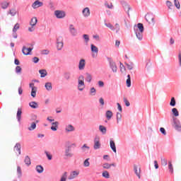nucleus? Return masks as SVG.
<instances>
[{
    "label": "nucleus",
    "mask_w": 181,
    "mask_h": 181,
    "mask_svg": "<svg viewBox=\"0 0 181 181\" xmlns=\"http://www.w3.org/2000/svg\"><path fill=\"white\" fill-rule=\"evenodd\" d=\"M54 15L57 19H63L66 18V12L61 10H56Z\"/></svg>",
    "instance_id": "obj_5"
},
{
    "label": "nucleus",
    "mask_w": 181,
    "mask_h": 181,
    "mask_svg": "<svg viewBox=\"0 0 181 181\" xmlns=\"http://www.w3.org/2000/svg\"><path fill=\"white\" fill-rule=\"evenodd\" d=\"M93 142H94L93 149L97 150V149H100V148H101V143H100V137L99 136H95Z\"/></svg>",
    "instance_id": "obj_8"
},
{
    "label": "nucleus",
    "mask_w": 181,
    "mask_h": 181,
    "mask_svg": "<svg viewBox=\"0 0 181 181\" xmlns=\"http://www.w3.org/2000/svg\"><path fill=\"white\" fill-rule=\"evenodd\" d=\"M17 13L18 12L16 11V8H11L8 11L7 15H11V16H15Z\"/></svg>",
    "instance_id": "obj_30"
},
{
    "label": "nucleus",
    "mask_w": 181,
    "mask_h": 181,
    "mask_svg": "<svg viewBox=\"0 0 181 181\" xmlns=\"http://www.w3.org/2000/svg\"><path fill=\"white\" fill-rule=\"evenodd\" d=\"M78 70H84V69H86V59H80L79 62H78Z\"/></svg>",
    "instance_id": "obj_17"
},
{
    "label": "nucleus",
    "mask_w": 181,
    "mask_h": 181,
    "mask_svg": "<svg viewBox=\"0 0 181 181\" xmlns=\"http://www.w3.org/2000/svg\"><path fill=\"white\" fill-rule=\"evenodd\" d=\"M123 101H124L126 107H129V105H131V103H129V101H128V99H127V98H124Z\"/></svg>",
    "instance_id": "obj_58"
},
{
    "label": "nucleus",
    "mask_w": 181,
    "mask_h": 181,
    "mask_svg": "<svg viewBox=\"0 0 181 181\" xmlns=\"http://www.w3.org/2000/svg\"><path fill=\"white\" fill-rule=\"evenodd\" d=\"M64 78L66 80V81H69L71 78V72L70 71H66L64 73Z\"/></svg>",
    "instance_id": "obj_24"
},
{
    "label": "nucleus",
    "mask_w": 181,
    "mask_h": 181,
    "mask_svg": "<svg viewBox=\"0 0 181 181\" xmlns=\"http://www.w3.org/2000/svg\"><path fill=\"white\" fill-rule=\"evenodd\" d=\"M110 148L113 151V152H115V153H117V147L115 146V142H114V141H112V140H110Z\"/></svg>",
    "instance_id": "obj_27"
},
{
    "label": "nucleus",
    "mask_w": 181,
    "mask_h": 181,
    "mask_svg": "<svg viewBox=\"0 0 181 181\" xmlns=\"http://www.w3.org/2000/svg\"><path fill=\"white\" fill-rule=\"evenodd\" d=\"M45 87L47 91H52V90H53V86H52L51 82L45 83Z\"/></svg>",
    "instance_id": "obj_25"
},
{
    "label": "nucleus",
    "mask_w": 181,
    "mask_h": 181,
    "mask_svg": "<svg viewBox=\"0 0 181 181\" xmlns=\"http://www.w3.org/2000/svg\"><path fill=\"white\" fill-rule=\"evenodd\" d=\"M146 21L152 25H155V17L152 14H147L146 15Z\"/></svg>",
    "instance_id": "obj_11"
},
{
    "label": "nucleus",
    "mask_w": 181,
    "mask_h": 181,
    "mask_svg": "<svg viewBox=\"0 0 181 181\" xmlns=\"http://www.w3.org/2000/svg\"><path fill=\"white\" fill-rule=\"evenodd\" d=\"M172 112L175 117H179V111H177V109L176 108H173L172 109Z\"/></svg>",
    "instance_id": "obj_45"
},
{
    "label": "nucleus",
    "mask_w": 181,
    "mask_h": 181,
    "mask_svg": "<svg viewBox=\"0 0 181 181\" xmlns=\"http://www.w3.org/2000/svg\"><path fill=\"white\" fill-rule=\"evenodd\" d=\"M127 87H131V75H127V79L126 81Z\"/></svg>",
    "instance_id": "obj_42"
},
{
    "label": "nucleus",
    "mask_w": 181,
    "mask_h": 181,
    "mask_svg": "<svg viewBox=\"0 0 181 181\" xmlns=\"http://www.w3.org/2000/svg\"><path fill=\"white\" fill-rule=\"evenodd\" d=\"M174 121V127L177 131H181V124L180 122L177 121L176 119H173Z\"/></svg>",
    "instance_id": "obj_19"
},
{
    "label": "nucleus",
    "mask_w": 181,
    "mask_h": 181,
    "mask_svg": "<svg viewBox=\"0 0 181 181\" xmlns=\"http://www.w3.org/2000/svg\"><path fill=\"white\" fill-rule=\"evenodd\" d=\"M51 129L52 131L56 132L57 131V129L59 128V122H53L52 123Z\"/></svg>",
    "instance_id": "obj_23"
},
{
    "label": "nucleus",
    "mask_w": 181,
    "mask_h": 181,
    "mask_svg": "<svg viewBox=\"0 0 181 181\" xmlns=\"http://www.w3.org/2000/svg\"><path fill=\"white\" fill-rule=\"evenodd\" d=\"M82 15L83 18H88L90 15H91V12L90 11V8L86 7L82 11Z\"/></svg>",
    "instance_id": "obj_15"
},
{
    "label": "nucleus",
    "mask_w": 181,
    "mask_h": 181,
    "mask_svg": "<svg viewBox=\"0 0 181 181\" xmlns=\"http://www.w3.org/2000/svg\"><path fill=\"white\" fill-rule=\"evenodd\" d=\"M105 26H106L107 28H109V29L110 30H115V27H114V25H112L111 23H105Z\"/></svg>",
    "instance_id": "obj_40"
},
{
    "label": "nucleus",
    "mask_w": 181,
    "mask_h": 181,
    "mask_svg": "<svg viewBox=\"0 0 181 181\" xmlns=\"http://www.w3.org/2000/svg\"><path fill=\"white\" fill-rule=\"evenodd\" d=\"M90 95H95V94H97V90H95V88L93 87L90 88Z\"/></svg>",
    "instance_id": "obj_46"
},
{
    "label": "nucleus",
    "mask_w": 181,
    "mask_h": 181,
    "mask_svg": "<svg viewBox=\"0 0 181 181\" xmlns=\"http://www.w3.org/2000/svg\"><path fill=\"white\" fill-rule=\"evenodd\" d=\"M34 129H36V123L35 122L31 123L30 127H28V131H34Z\"/></svg>",
    "instance_id": "obj_41"
},
{
    "label": "nucleus",
    "mask_w": 181,
    "mask_h": 181,
    "mask_svg": "<svg viewBox=\"0 0 181 181\" xmlns=\"http://www.w3.org/2000/svg\"><path fill=\"white\" fill-rule=\"evenodd\" d=\"M170 105L171 107H175V105H176V100L175 99V98H172L170 103Z\"/></svg>",
    "instance_id": "obj_51"
},
{
    "label": "nucleus",
    "mask_w": 181,
    "mask_h": 181,
    "mask_svg": "<svg viewBox=\"0 0 181 181\" xmlns=\"http://www.w3.org/2000/svg\"><path fill=\"white\" fill-rule=\"evenodd\" d=\"M69 30L70 35L74 37L77 36V35L78 34V33L77 32V29H76V27H74V25L73 24L69 25Z\"/></svg>",
    "instance_id": "obj_7"
},
{
    "label": "nucleus",
    "mask_w": 181,
    "mask_h": 181,
    "mask_svg": "<svg viewBox=\"0 0 181 181\" xmlns=\"http://www.w3.org/2000/svg\"><path fill=\"white\" fill-rule=\"evenodd\" d=\"M64 158L65 159H69V158H73L74 153H71V147L69 146L64 151Z\"/></svg>",
    "instance_id": "obj_4"
},
{
    "label": "nucleus",
    "mask_w": 181,
    "mask_h": 181,
    "mask_svg": "<svg viewBox=\"0 0 181 181\" xmlns=\"http://www.w3.org/2000/svg\"><path fill=\"white\" fill-rule=\"evenodd\" d=\"M76 131V128L72 124H66L65 126V132L70 133L74 132Z\"/></svg>",
    "instance_id": "obj_16"
},
{
    "label": "nucleus",
    "mask_w": 181,
    "mask_h": 181,
    "mask_svg": "<svg viewBox=\"0 0 181 181\" xmlns=\"http://www.w3.org/2000/svg\"><path fill=\"white\" fill-rule=\"evenodd\" d=\"M116 119H117V124H119V122L122 119V115L121 112H117L116 113Z\"/></svg>",
    "instance_id": "obj_29"
},
{
    "label": "nucleus",
    "mask_w": 181,
    "mask_h": 181,
    "mask_svg": "<svg viewBox=\"0 0 181 181\" xmlns=\"http://www.w3.org/2000/svg\"><path fill=\"white\" fill-rule=\"evenodd\" d=\"M161 165L166 166L168 165V160H166V158H161Z\"/></svg>",
    "instance_id": "obj_56"
},
{
    "label": "nucleus",
    "mask_w": 181,
    "mask_h": 181,
    "mask_svg": "<svg viewBox=\"0 0 181 181\" xmlns=\"http://www.w3.org/2000/svg\"><path fill=\"white\" fill-rule=\"evenodd\" d=\"M37 91V88H33L31 90V95L35 98L36 97V92Z\"/></svg>",
    "instance_id": "obj_44"
},
{
    "label": "nucleus",
    "mask_w": 181,
    "mask_h": 181,
    "mask_svg": "<svg viewBox=\"0 0 181 181\" xmlns=\"http://www.w3.org/2000/svg\"><path fill=\"white\" fill-rule=\"evenodd\" d=\"M45 155H46V156H47V159L49 160H52V159L53 158V156L50 154V153H49L48 151H45Z\"/></svg>",
    "instance_id": "obj_48"
},
{
    "label": "nucleus",
    "mask_w": 181,
    "mask_h": 181,
    "mask_svg": "<svg viewBox=\"0 0 181 181\" xmlns=\"http://www.w3.org/2000/svg\"><path fill=\"white\" fill-rule=\"evenodd\" d=\"M125 64H126V66H127V67L129 70H132V69H134V64H132V63H131V64L125 63Z\"/></svg>",
    "instance_id": "obj_59"
},
{
    "label": "nucleus",
    "mask_w": 181,
    "mask_h": 181,
    "mask_svg": "<svg viewBox=\"0 0 181 181\" xmlns=\"http://www.w3.org/2000/svg\"><path fill=\"white\" fill-rule=\"evenodd\" d=\"M134 30L137 39H139V40H142L144 37V24L139 23L137 24V26L135 25L134 27Z\"/></svg>",
    "instance_id": "obj_1"
},
{
    "label": "nucleus",
    "mask_w": 181,
    "mask_h": 181,
    "mask_svg": "<svg viewBox=\"0 0 181 181\" xmlns=\"http://www.w3.org/2000/svg\"><path fill=\"white\" fill-rule=\"evenodd\" d=\"M21 144H20L19 143H17V144L15 145L14 148H13L14 152H16V151H17V152H18V155H21Z\"/></svg>",
    "instance_id": "obj_21"
},
{
    "label": "nucleus",
    "mask_w": 181,
    "mask_h": 181,
    "mask_svg": "<svg viewBox=\"0 0 181 181\" xmlns=\"http://www.w3.org/2000/svg\"><path fill=\"white\" fill-rule=\"evenodd\" d=\"M99 131L100 132H101L103 135H105V134H107V127H105V126L103 125H100Z\"/></svg>",
    "instance_id": "obj_26"
},
{
    "label": "nucleus",
    "mask_w": 181,
    "mask_h": 181,
    "mask_svg": "<svg viewBox=\"0 0 181 181\" xmlns=\"http://www.w3.org/2000/svg\"><path fill=\"white\" fill-rule=\"evenodd\" d=\"M81 150L83 152H88V151H90V147L88 146L87 144H83V146L81 147Z\"/></svg>",
    "instance_id": "obj_38"
},
{
    "label": "nucleus",
    "mask_w": 181,
    "mask_h": 181,
    "mask_svg": "<svg viewBox=\"0 0 181 181\" xmlns=\"http://www.w3.org/2000/svg\"><path fill=\"white\" fill-rule=\"evenodd\" d=\"M98 84L99 87H104V82L103 81H99Z\"/></svg>",
    "instance_id": "obj_64"
},
{
    "label": "nucleus",
    "mask_w": 181,
    "mask_h": 181,
    "mask_svg": "<svg viewBox=\"0 0 181 181\" xmlns=\"http://www.w3.org/2000/svg\"><path fill=\"white\" fill-rule=\"evenodd\" d=\"M108 62H109V66L112 71H113L114 73H117V71H118V67L117 66V64L115 63V62H114V60L111 59H109Z\"/></svg>",
    "instance_id": "obj_6"
},
{
    "label": "nucleus",
    "mask_w": 181,
    "mask_h": 181,
    "mask_svg": "<svg viewBox=\"0 0 181 181\" xmlns=\"http://www.w3.org/2000/svg\"><path fill=\"white\" fill-rule=\"evenodd\" d=\"M33 50V47H26V46H23V49H22V52L23 54H25V56H28L29 54H30V52H32Z\"/></svg>",
    "instance_id": "obj_13"
},
{
    "label": "nucleus",
    "mask_w": 181,
    "mask_h": 181,
    "mask_svg": "<svg viewBox=\"0 0 181 181\" xmlns=\"http://www.w3.org/2000/svg\"><path fill=\"white\" fill-rule=\"evenodd\" d=\"M134 170L135 175L137 176L139 179H141V168L138 166L136 164L134 165Z\"/></svg>",
    "instance_id": "obj_12"
},
{
    "label": "nucleus",
    "mask_w": 181,
    "mask_h": 181,
    "mask_svg": "<svg viewBox=\"0 0 181 181\" xmlns=\"http://www.w3.org/2000/svg\"><path fill=\"white\" fill-rule=\"evenodd\" d=\"M20 28L19 23H16L13 28V33H16Z\"/></svg>",
    "instance_id": "obj_39"
},
{
    "label": "nucleus",
    "mask_w": 181,
    "mask_h": 181,
    "mask_svg": "<svg viewBox=\"0 0 181 181\" xmlns=\"http://www.w3.org/2000/svg\"><path fill=\"white\" fill-rule=\"evenodd\" d=\"M17 173L18 175V177L22 176V169L21 168V166H17Z\"/></svg>",
    "instance_id": "obj_54"
},
{
    "label": "nucleus",
    "mask_w": 181,
    "mask_h": 181,
    "mask_svg": "<svg viewBox=\"0 0 181 181\" xmlns=\"http://www.w3.org/2000/svg\"><path fill=\"white\" fill-rule=\"evenodd\" d=\"M66 180H67V172H64L61 176V178L59 180V181H66Z\"/></svg>",
    "instance_id": "obj_37"
},
{
    "label": "nucleus",
    "mask_w": 181,
    "mask_h": 181,
    "mask_svg": "<svg viewBox=\"0 0 181 181\" xmlns=\"http://www.w3.org/2000/svg\"><path fill=\"white\" fill-rule=\"evenodd\" d=\"M103 169H110L111 168V165L108 163H105L103 165Z\"/></svg>",
    "instance_id": "obj_52"
},
{
    "label": "nucleus",
    "mask_w": 181,
    "mask_h": 181,
    "mask_svg": "<svg viewBox=\"0 0 181 181\" xmlns=\"http://www.w3.org/2000/svg\"><path fill=\"white\" fill-rule=\"evenodd\" d=\"M88 160H90V158H87L84 160L83 165L85 168H88V166H90V162Z\"/></svg>",
    "instance_id": "obj_50"
},
{
    "label": "nucleus",
    "mask_w": 181,
    "mask_h": 181,
    "mask_svg": "<svg viewBox=\"0 0 181 181\" xmlns=\"http://www.w3.org/2000/svg\"><path fill=\"white\" fill-rule=\"evenodd\" d=\"M16 73L19 74V73H22V68L20 66H17L16 67Z\"/></svg>",
    "instance_id": "obj_57"
},
{
    "label": "nucleus",
    "mask_w": 181,
    "mask_h": 181,
    "mask_svg": "<svg viewBox=\"0 0 181 181\" xmlns=\"http://www.w3.org/2000/svg\"><path fill=\"white\" fill-rule=\"evenodd\" d=\"M124 11H126L127 12L128 15H129V11L131 10V7H129V5L125 4L124 6Z\"/></svg>",
    "instance_id": "obj_53"
},
{
    "label": "nucleus",
    "mask_w": 181,
    "mask_h": 181,
    "mask_svg": "<svg viewBox=\"0 0 181 181\" xmlns=\"http://www.w3.org/2000/svg\"><path fill=\"white\" fill-rule=\"evenodd\" d=\"M115 26V30H116V33H118L119 32V24L116 23Z\"/></svg>",
    "instance_id": "obj_62"
},
{
    "label": "nucleus",
    "mask_w": 181,
    "mask_h": 181,
    "mask_svg": "<svg viewBox=\"0 0 181 181\" xmlns=\"http://www.w3.org/2000/svg\"><path fill=\"white\" fill-rule=\"evenodd\" d=\"M29 106L33 110L39 108V104L37 102L32 101L29 103Z\"/></svg>",
    "instance_id": "obj_22"
},
{
    "label": "nucleus",
    "mask_w": 181,
    "mask_h": 181,
    "mask_svg": "<svg viewBox=\"0 0 181 181\" xmlns=\"http://www.w3.org/2000/svg\"><path fill=\"white\" fill-rule=\"evenodd\" d=\"M90 50L92 53H94L92 54V57L95 58L97 57V55L98 54V47L97 46L94 45V44L90 45Z\"/></svg>",
    "instance_id": "obj_10"
},
{
    "label": "nucleus",
    "mask_w": 181,
    "mask_h": 181,
    "mask_svg": "<svg viewBox=\"0 0 181 181\" xmlns=\"http://www.w3.org/2000/svg\"><path fill=\"white\" fill-rule=\"evenodd\" d=\"M86 88V85L84 84V76L80 75L78 78V90L79 91H83Z\"/></svg>",
    "instance_id": "obj_2"
},
{
    "label": "nucleus",
    "mask_w": 181,
    "mask_h": 181,
    "mask_svg": "<svg viewBox=\"0 0 181 181\" xmlns=\"http://www.w3.org/2000/svg\"><path fill=\"white\" fill-rule=\"evenodd\" d=\"M39 73H40V77L42 78L46 77V76H47V71H46V69H40V70H39Z\"/></svg>",
    "instance_id": "obj_28"
},
{
    "label": "nucleus",
    "mask_w": 181,
    "mask_h": 181,
    "mask_svg": "<svg viewBox=\"0 0 181 181\" xmlns=\"http://www.w3.org/2000/svg\"><path fill=\"white\" fill-rule=\"evenodd\" d=\"M64 45L63 42V38L59 37L57 39V50H62L63 49V46Z\"/></svg>",
    "instance_id": "obj_9"
},
{
    "label": "nucleus",
    "mask_w": 181,
    "mask_h": 181,
    "mask_svg": "<svg viewBox=\"0 0 181 181\" xmlns=\"http://www.w3.org/2000/svg\"><path fill=\"white\" fill-rule=\"evenodd\" d=\"M0 6L2 9H7L9 6V2L3 1L0 4Z\"/></svg>",
    "instance_id": "obj_31"
},
{
    "label": "nucleus",
    "mask_w": 181,
    "mask_h": 181,
    "mask_svg": "<svg viewBox=\"0 0 181 181\" xmlns=\"http://www.w3.org/2000/svg\"><path fill=\"white\" fill-rule=\"evenodd\" d=\"M50 53V51L49 49H43L41 51V54L47 55Z\"/></svg>",
    "instance_id": "obj_60"
},
{
    "label": "nucleus",
    "mask_w": 181,
    "mask_h": 181,
    "mask_svg": "<svg viewBox=\"0 0 181 181\" xmlns=\"http://www.w3.org/2000/svg\"><path fill=\"white\" fill-rule=\"evenodd\" d=\"M166 6H168V9H172V6H173V4L171 3L170 1H167Z\"/></svg>",
    "instance_id": "obj_55"
},
{
    "label": "nucleus",
    "mask_w": 181,
    "mask_h": 181,
    "mask_svg": "<svg viewBox=\"0 0 181 181\" xmlns=\"http://www.w3.org/2000/svg\"><path fill=\"white\" fill-rule=\"evenodd\" d=\"M102 176L105 179H110V173H108V171H104L102 173Z\"/></svg>",
    "instance_id": "obj_43"
},
{
    "label": "nucleus",
    "mask_w": 181,
    "mask_h": 181,
    "mask_svg": "<svg viewBox=\"0 0 181 181\" xmlns=\"http://www.w3.org/2000/svg\"><path fill=\"white\" fill-rule=\"evenodd\" d=\"M168 169L170 173H173V165H172V162H168Z\"/></svg>",
    "instance_id": "obj_49"
},
{
    "label": "nucleus",
    "mask_w": 181,
    "mask_h": 181,
    "mask_svg": "<svg viewBox=\"0 0 181 181\" xmlns=\"http://www.w3.org/2000/svg\"><path fill=\"white\" fill-rule=\"evenodd\" d=\"M16 118L18 119V122H21V119L22 118V108H21V107L18 108Z\"/></svg>",
    "instance_id": "obj_20"
},
{
    "label": "nucleus",
    "mask_w": 181,
    "mask_h": 181,
    "mask_svg": "<svg viewBox=\"0 0 181 181\" xmlns=\"http://www.w3.org/2000/svg\"><path fill=\"white\" fill-rule=\"evenodd\" d=\"M160 132H161V134H163V135H166V130L165 129V128L160 127Z\"/></svg>",
    "instance_id": "obj_63"
},
{
    "label": "nucleus",
    "mask_w": 181,
    "mask_h": 181,
    "mask_svg": "<svg viewBox=\"0 0 181 181\" xmlns=\"http://www.w3.org/2000/svg\"><path fill=\"white\" fill-rule=\"evenodd\" d=\"M79 174L80 173L78 171H72L68 177L69 180H73V179H76V177H77Z\"/></svg>",
    "instance_id": "obj_18"
},
{
    "label": "nucleus",
    "mask_w": 181,
    "mask_h": 181,
    "mask_svg": "<svg viewBox=\"0 0 181 181\" xmlns=\"http://www.w3.org/2000/svg\"><path fill=\"white\" fill-rule=\"evenodd\" d=\"M105 117L108 121L112 118V112L111 110H107L105 113Z\"/></svg>",
    "instance_id": "obj_32"
},
{
    "label": "nucleus",
    "mask_w": 181,
    "mask_h": 181,
    "mask_svg": "<svg viewBox=\"0 0 181 181\" xmlns=\"http://www.w3.org/2000/svg\"><path fill=\"white\" fill-rule=\"evenodd\" d=\"M120 71L122 73H124V71H125V66H124V64H122V63H120Z\"/></svg>",
    "instance_id": "obj_61"
},
{
    "label": "nucleus",
    "mask_w": 181,
    "mask_h": 181,
    "mask_svg": "<svg viewBox=\"0 0 181 181\" xmlns=\"http://www.w3.org/2000/svg\"><path fill=\"white\" fill-rule=\"evenodd\" d=\"M24 162L25 163V165H27V166H30L31 165V162H30V158H29L28 156H25Z\"/></svg>",
    "instance_id": "obj_34"
},
{
    "label": "nucleus",
    "mask_w": 181,
    "mask_h": 181,
    "mask_svg": "<svg viewBox=\"0 0 181 181\" xmlns=\"http://www.w3.org/2000/svg\"><path fill=\"white\" fill-rule=\"evenodd\" d=\"M36 23H37V18L36 17L31 18L30 21V27L28 28V32H35V27L36 26Z\"/></svg>",
    "instance_id": "obj_3"
},
{
    "label": "nucleus",
    "mask_w": 181,
    "mask_h": 181,
    "mask_svg": "<svg viewBox=\"0 0 181 181\" xmlns=\"http://www.w3.org/2000/svg\"><path fill=\"white\" fill-rule=\"evenodd\" d=\"M91 80H93V76H91V74L87 73L86 77V81H87V83H91Z\"/></svg>",
    "instance_id": "obj_35"
},
{
    "label": "nucleus",
    "mask_w": 181,
    "mask_h": 181,
    "mask_svg": "<svg viewBox=\"0 0 181 181\" xmlns=\"http://www.w3.org/2000/svg\"><path fill=\"white\" fill-rule=\"evenodd\" d=\"M43 6V2L39 1V0H36L34 3H33L32 4V8L33 9H37V8H40Z\"/></svg>",
    "instance_id": "obj_14"
},
{
    "label": "nucleus",
    "mask_w": 181,
    "mask_h": 181,
    "mask_svg": "<svg viewBox=\"0 0 181 181\" xmlns=\"http://www.w3.org/2000/svg\"><path fill=\"white\" fill-rule=\"evenodd\" d=\"M35 169L37 173H43L44 168L42 165H37Z\"/></svg>",
    "instance_id": "obj_36"
},
{
    "label": "nucleus",
    "mask_w": 181,
    "mask_h": 181,
    "mask_svg": "<svg viewBox=\"0 0 181 181\" xmlns=\"http://www.w3.org/2000/svg\"><path fill=\"white\" fill-rule=\"evenodd\" d=\"M83 37L86 45H88V42H90V36L87 34H84L83 35Z\"/></svg>",
    "instance_id": "obj_33"
},
{
    "label": "nucleus",
    "mask_w": 181,
    "mask_h": 181,
    "mask_svg": "<svg viewBox=\"0 0 181 181\" xmlns=\"http://www.w3.org/2000/svg\"><path fill=\"white\" fill-rule=\"evenodd\" d=\"M174 5L177 9H180V2H179L178 0H174Z\"/></svg>",
    "instance_id": "obj_47"
}]
</instances>
